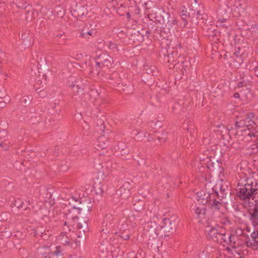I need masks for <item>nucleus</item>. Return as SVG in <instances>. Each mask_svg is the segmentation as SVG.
Returning a JSON list of instances; mask_svg holds the SVG:
<instances>
[{
  "mask_svg": "<svg viewBox=\"0 0 258 258\" xmlns=\"http://www.w3.org/2000/svg\"><path fill=\"white\" fill-rule=\"evenodd\" d=\"M150 20L158 22L161 26L160 27V34L164 38L167 37L169 34L174 33L177 28L176 19L172 17L169 12H165L163 8L155 9L148 15Z\"/></svg>",
  "mask_w": 258,
  "mask_h": 258,
  "instance_id": "nucleus-1",
  "label": "nucleus"
},
{
  "mask_svg": "<svg viewBox=\"0 0 258 258\" xmlns=\"http://www.w3.org/2000/svg\"><path fill=\"white\" fill-rule=\"evenodd\" d=\"M67 210L75 214L87 215L92 210L90 202L86 200L81 201L73 197L66 201L64 204Z\"/></svg>",
  "mask_w": 258,
  "mask_h": 258,
  "instance_id": "nucleus-2",
  "label": "nucleus"
},
{
  "mask_svg": "<svg viewBox=\"0 0 258 258\" xmlns=\"http://www.w3.org/2000/svg\"><path fill=\"white\" fill-rule=\"evenodd\" d=\"M73 226L78 230V236L75 243L77 246H80L83 245L84 240L85 239V233L89 231L87 220L79 218L75 216L73 217Z\"/></svg>",
  "mask_w": 258,
  "mask_h": 258,
  "instance_id": "nucleus-3",
  "label": "nucleus"
},
{
  "mask_svg": "<svg viewBox=\"0 0 258 258\" xmlns=\"http://www.w3.org/2000/svg\"><path fill=\"white\" fill-rule=\"evenodd\" d=\"M212 192H207L204 190L197 193V197L199 198L198 201L199 203L208 204L211 210L214 211L219 210V205L220 203L217 202L216 198V194H214V189H212Z\"/></svg>",
  "mask_w": 258,
  "mask_h": 258,
  "instance_id": "nucleus-4",
  "label": "nucleus"
},
{
  "mask_svg": "<svg viewBox=\"0 0 258 258\" xmlns=\"http://www.w3.org/2000/svg\"><path fill=\"white\" fill-rule=\"evenodd\" d=\"M219 188V191H217L216 190H214V194H216L217 202L220 203L219 205V210L224 205H227L230 203L231 199V191L230 189L226 184H221L219 185L216 184Z\"/></svg>",
  "mask_w": 258,
  "mask_h": 258,
  "instance_id": "nucleus-5",
  "label": "nucleus"
},
{
  "mask_svg": "<svg viewBox=\"0 0 258 258\" xmlns=\"http://www.w3.org/2000/svg\"><path fill=\"white\" fill-rule=\"evenodd\" d=\"M195 4L188 12V16L191 19L192 23L196 24H202L206 19V16L204 13L203 6L197 5V0H195Z\"/></svg>",
  "mask_w": 258,
  "mask_h": 258,
  "instance_id": "nucleus-6",
  "label": "nucleus"
},
{
  "mask_svg": "<svg viewBox=\"0 0 258 258\" xmlns=\"http://www.w3.org/2000/svg\"><path fill=\"white\" fill-rule=\"evenodd\" d=\"M178 222V220L175 216L164 218L161 225V236L167 237L173 233L176 229Z\"/></svg>",
  "mask_w": 258,
  "mask_h": 258,
  "instance_id": "nucleus-7",
  "label": "nucleus"
},
{
  "mask_svg": "<svg viewBox=\"0 0 258 258\" xmlns=\"http://www.w3.org/2000/svg\"><path fill=\"white\" fill-rule=\"evenodd\" d=\"M207 167L215 176L220 177L223 173V168L221 159H215V157H208L207 158Z\"/></svg>",
  "mask_w": 258,
  "mask_h": 258,
  "instance_id": "nucleus-8",
  "label": "nucleus"
},
{
  "mask_svg": "<svg viewBox=\"0 0 258 258\" xmlns=\"http://www.w3.org/2000/svg\"><path fill=\"white\" fill-rule=\"evenodd\" d=\"M157 217H154L152 220L147 223L148 229L147 233L151 239H156L159 235H161V225Z\"/></svg>",
  "mask_w": 258,
  "mask_h": 258,
  "instance_id": "nucleus-9",
  "label": "nucleus"
},
{
  "mask_svg": "<svg viewBox=\"0 0 258 258\" xmlns=\"http://www.w3.org/2000/svg\"><path fill=\"white\" fill-rule=\"evenodd\" d=\"M217 240V243L225 245L226 244L231 245L233 248H236L235 240L237 238L236 236L232 235L230 232H227L224 229L219 230V234Z\"/></svg>",
  "mask_w": 258,
  "mask_h": 258,
  "instance_id": "nucleus-10",
  "label": "nucleus"
},
{
  "mask_svg": "<svg viewBox=\"0 0 258 258\" xmlns=\"http://www.w3.org/2000/svg\"><path fill=\"white\" fill-rule=\"evenodd\" d=\"M244 230L248 232L250 236V238H249L248 234H246L248 238V240L246 241L247 246L254 250H258V229L255 230L252 227L246 226Z\"/></svg>",
  "mask_w": 258,
  "mask_h": 258,
  "instance_id": "nucleus-11",
  "label": "nucleus"
},
{
  "mask_svg": "<svg viewBox=\"0 0 258 258\" xmlns=\"http://www.w3.org/2000/svg\"><path fill=\"white\" fill-rule=\"evenodd\" d=\"M238 186L240 187L238 188L237 195L241 200L246 202L249 200L250 198L253 199V196L252 192H251L249 182L247 181L244 185H238Z\"/></svg>",
  "mask_w": 258,
  "mask_h": 258,
  "instance_id": "nucleus-12",
  "label": "nucleus"
},
{
  "mask_svg": "<svg viewBox=\"0 0 258 258\" xmlns=\"http://www.w3.org/2000/svg\"><path fill=\"white\" fill-rule=\"evenodd\" d=\"M72 13L74 17L79 20H83L88 14V11L85 5L77 3L73 8Z\"/></svg>",
  "mask_w": 258,
  "mask_h": 258,
  "instance_id": "nucleus-13",
  "label": "nucleus"
},
{
  "mask_svg": "<svg viewBox=\"0 0 258 258\" xmlns=\"http://www.w3.org/2000/svg\"><path fill=\"white\" fill-rule=\"evenodd\" d=\"M28 232L32 236L37 237L40 236L43 239H48L50 235L48 230L46 231L42 226L37 227L36 228H30L28 229Z\"/></svg>",
  "mask_w": 258,
  "mask_h": 258,
  "instance_id": "nucleus-14",
  "label": "nucleus"
},
{
  "mask_svg": "<svg viewBox=\"0 0 258 258\" xmlns=\"http://www.w3.org/2000/svg\"><path fill=\"white\" fill-rule=\"evenodd\" d=\"M113 61L112 58L106 53H102L100 54L97 57V60L96 61V65H99L101 68L102 67H109L112 64Z\"/></svg>",
  "mask_w": 258,
  "mask_h": 258,
  "instance_id": "nucleus-15",
  "label": "nucleus"
},
{
  "mask_svg": "<svg viewBox=\"0 0 258 258\" xmlns=\"http://www.w3.org/2000/svg\"><path fill=\"white\" fill-rule=\"evenodd\" d=\"M191 211L195 212L198 218L201 219L199 222L206 218V206L204 204L198 203L192 206Z\"/></svg>",
  "mask_w": 258,
  "mask_h": 258,
  "instance_id": "nucleus-16",
  "label": "nucleus"
},
{
  "mask_svg": "<svg viewBox=\"0 0 258 258\" xmlns=\"http://www.w3.org/2000/svg\"><path fill=\"white\" fill-rule=\"evenodd\" d=\"M130 186L129 182H125L117 190V194L122 199H127L131 195Z\"/></svg>",
  "mask_w": 258,
  "mask_h": 258,
  "instance_id": "nucleus-17",
  "label": "nucleus"
},
{
  "mask_svg": "<svg viewBox=\"0 0 258 258\" xmlns=\"http://www.w3.org/2000/svg\"><path fill=\"white\" fill-rule=\"evenodd\" d=\"M249 219L254 226L258 225V204H255L249 210Z\"/></svg>",
  "mask_w": 258,
  "mask_h": 258,
  "instance_id": "nucleus-18",
  "label": "nucleus"
},
{
  "mask_svg": "<svg viewBox=\"0 0 258 258\" xmlns=\"http://www.w3.org/2000/svg\"><path fill=\"white\" fill-rule=\"evenodd\" d=\"M96 60L94 59H90L89 60L88 70L89 74L92 76L98 75L100 73V70L102 68L99 65L94 66L96 64Z\"/></svg>",
  "mask_w": 258,
  "mask_h": 258,
  "instance_id": "nucleus-19",
  "label": "nucleus"
},
{
  "mask_svg": "<svg viewBox=\"0 0 258 258\" xmlns=\"http://www.w3.org/2000/svg\"><path fill=\"white\" fill-rule=\"evenodd\" d=\"M109 144L108 139L104 136H101L97 139L96 148L98 150L105 149L108 147Z\"/></svg>",
  "mask_w": 258,
  "mask_h": 258,
  "instance_id": "nucleus-20",
  "label": "nucleus"
},
{
  "mask_svg": "<svg viewBox=\"0 0 258 258\" xmlns=\"http://www.w3.org/2000/svg\"><path fill=\"white\" fill-rule=\"evenodd\" d=\"M249 138L252 140V138H255V145H252L251 149L252 153H256L258 152V133H254L249 132L245 137V139L248 141Z\"/></svg>",
  "mask_w": 258,
  "mask_h": 258,
  "instance_id": "nucleus-21",
  "label": "nucleus"
},
{
  "mask_svg": "<svg viewBox=\"0 0 258 258\" xmlns=\"http://www.w3.org/2000/svg\"><path fill=\"white\" fill-rule=\"evenodd\" d=\"M96 25L94 24H86V26L82 30L80 36L82 37H86L88 35H92L93 30H95Z\"/></svg>",
  "mask_w": 258,
  "mask_h": 258,
  "instance_id": "nucleus-22",
  "label": "nucleus"
},
{
  "mask_svg": "<svg viewBox=\"0 0 258 258\" xmlns=\"http://www.w3.org/2000/svg\"><path fill=\"white\" fill-rule=\"evenodd\" d=\"M48 72L49 70L46 67L38 68L37 73H35V74L37 75L38 80L39 81H40L41 80H46Z\"/></svg>",
  "mask_w": 258,
  "mask_h": 258,
  "instance_id": "nucleus-23",
  "label": "nucleus"
},
{
  "mask_svg": "<svg viewBox=\"0 0 258 258\" xmlns=\"http://www.w3.org/2000/svg\"><path fill=\"white\" fill-rule=\"evenodd\" d=\"M254 117V113L249 112L246 114V116L244 118L242 119L243 121H244L245 124L246 125V127H247L248 131L250 130L249 127H252L253 125L255 124V123L253 120Z\"/></svg>",
  "mask_w": 258,
  "mask_h": 258,
  "instance_id": "nucleus-24",
  "label": "nucleus"
},
{
  "mask_svg": "<svg viewBox=\"0 0 258 258\" xmlns=\"http://www.w3.org/2000/svg\"><path fill=\"white\" fill-rule=\"evenodd\" d=\"M247 181L249 182L251 192H252V195L253 196V199H254L256 196L258 197V180H248Z\"/></svg>",
  "mask_w": 258,
  "mask_h": 258,
  "instance_id": "nucleus-25",
  "label": "nucleus"
},
{
  "mask_svg": "<svg viewBox=\"0 0 258 258\" xmlns=\"http://www.w3.org/2000/svg\"><path fill=\"white\" fill-rule=\"evenodd\" d=\"M69 20V18L68 17L58 18L56 20V24L60 29L67 28L70 25Z\"/></svg>",
  "mask_w": 258,
  "mask_h": 258,
  "instance_id": "nucleus-26",
  "label": "nucleus"
},
{
  "mask_svg": "<svg viewBox=\"0 0 258 258\" xmlns=\"http://www.w3.org/2000/svg\"><path fill=\"white\" fill-rule=\"evenodd\" d=\"M245 6V0H236L234 7L238 10V13L239 15L244 12Z\"/></svg>",
  "mask_w": 258,
  "mask_h": 258,
  "instance_id": "nucleus-27",
  "label": "nucleus"
},
{
  "mask_svg": "<svg viewBox=\"0 0 258 258\" xmlns=\"http://www.w3.org/2000/svg\"><path fill=\"white\" fill-rule=\"evenodd\" d=\"M219 234V230L216 228H212L208 231V237L215 242H217L218 237V235Z\"/></svg>",
  "mask_w": 258,
  "mask_h": 258,
  "instance_id": "nucleus-28",
  "label": "nucleus"
},
{
  "mask_svg": "<svg viewBox=\"0 0 258 258\" xmlns=\"http://www.w3.org/2000/svg\"><path fill=\"white\" fill-rule=\"evenodd\" d=\"M99 256L100 257L105 258L108 256L109 250L106 244L101 243L99 247Z\"/></svg>",
  "mask_w": 258,
  "mask_h": 258,
  "instance_id": "nucleus-29",
  "label": "nucleus"
},
{
  "mask_svg": "<svg viewBox=\"0 0 258 258\" xmlns=\"http://www.w3.org/2000/svg\"><path fill=\"white\" fill-rule=\"evenodd\" d=\"M66 9L64 8L58 7L57 8L55 12V16L57 17V19L63 18L64 17H67L66 16Z\"/></svg>",
  "mask_w": 258,
  "mask_h": 258,
  "instance_id": "nucleus-30",
  "label": "nucleus"
},
{
  "mask_svg": "<svg viewBox=\"0 0 258 258\" xmlns=\"http://www.w3.org/2000/svg\"><path fill=\"white\" fill-rule=\"evenodd\" d=\"M144 68L146 73L148 74L154 76L157 75L158 73L156 68L155 66L146 65L144 67Z\"/></svg>",
  "mask_w": 258,
  "mask_h": 258,
  "instance_id": "nucleus-31",
  "label": "nucleus"
},
{
  "mask_svg": "<svg viewBox=\"0 0 258 258\" xmlns=\"http://www.w3.org/2000/svg\"><path fill=\"white\" fill-rule=\"evenodd\" d=\"M46 251L41 253V258H55V250L53 252H50L48 248H46Z\"/></svg>",
  "mask_w": 258,
  "mask_h": 258,
  "instance_id": "nucleus-32",
  "label": "nucleus"
},
{
  "mask_svg": "<svg viewBox=\"0 0 258 258\" xmlns=\"http://www.w3.org/2000/svg\"><path fill=\"white\" fill-rule=\"evenodd\" d=\"M59 239L63 245H68L70 243V239L68 237L66 232L61 233Z\"/></svg>",
  "mask_w": 258,
  "mask_h": 258,
  "instance_id": "nucleus-33",
  "label": "nucleus"
},
{
  "mask_svg": "<svg viewBox=\"0 0 258 258\" xmlns=\"http://www.w3.org/2000/svg\"><path fill=\"white\" fill-rule=\"evenodd\" d=\"M107 45L109 47L110 50H111L114 52H118L119 51L118 45L115 42L112 41H109L108 42Z\"/></svg>",
  "mask_w": 258,
  "mask_h": 258,
  "instance_id": "nucleus-34",
  "label": "nucleus"
},
{
  "mask_svg": "<svg viewBox=\"0 0 258 258\" xmlns=\"http://www.w3.org/2000/svg\"><path fill=\"white\" fill-rule=\"evenodd\" d=\"M115 234L117 235V236L120 237L121 239L123 240H127L130 237V233L128 231H127L126 230H124L123 232H116Z\"/></svg>",
  "mask_w": 258,
  "mask_h": 258,
  "instance_id": "nucleus-35",
  "label": "nucleus"
},
{
  "mask_svg": "<svg viewBox=\"0 0 258 258\" xmlns=\"http://www.w3.org/2000/svg\"><path fill=\"white\" fill-rule=\"evenodd\" d=\"M72 90L75 95H79L80 93L82 94V95L84 94L83 93L84 89L78 85L72 86Z\"/></svg>",
  "mask_w": 258,
  "mask_h": 258,
  "instance_id": "nucleus-36",
  "label": "nucleus"
},
{
  "mask_svg": "<svg viewBox=\"0 0 258 258\" xmlns=\"http://www.w3.org/2000/svg\"><path fill=\"white\" fill-rule=\"evenodd\" d=\"M217 33H219V32L212 28H209L206 32V35L209 38H214L216 36Z\"/></svg>",
  "mask_w": 258,
  "mask_h": 258,
  "instance_id": "nucleus-37",
  "label": "nucleus"
},
{
  "mask_svg": "<svg viewBox=\"0 0 258 258\" xmlns=\"http://www.w3.org/2000/svg\"><path fill=\"white\" fill-rule=\"evenodd\" d=\"M245 127H246V125L242 119L235 122L236 130H242Z\"/></svg>",
  "mask_w": 258,
  "mask_h": 258,
  "instance_id": "nucleus-38",
  "label": "nucleus"
},
{
  "mask_svg": "<svg viewBox=\"0 0 258 258\" xmlns=\"http://www.w3.org/2000/svg\"><path fill=\"white\" fill-rule=\"evenodd\" d=\"M10 213L8 212L0 213V222L6 221L10 217Z\"/></svg>",
  "mask_w": 258,
  "mask_h": 258,
  "instance_id": "nucleus-39",
  "label": "nucleus"
},
{
  "mask_svg": "<svg viewBox=\"0 0 258 258\" xmlns=\"http://www.w3.org/2000/svg\"><path fill=\"white\" fill-rule=\"evenodd\" d=\"M24 203L21 201L20 199L15 200V202L12 204V207H16L18 209L22 208L24 207Z\"/></svg>",
  "mask_w": 258,
  "mask_h": 258,
  "instance_id": "nucleus-40",
  "label": "nucleus"
},
{
  "mask_svg": "<svg viewBox=\"0 0 258 258\" xmlns=\"http://www.w3.org/2000/svg\"><path fill=\"white\" fill-rule=\"evenodd\" d=\"M26 15H27V16L25 18L27 22L32 21L33 19V13L32 11H29V10L27 11Z\"/></svg>",
  "mask_w": 258,
  "mask_h": 258,
  "instance_id": "nucleus-41",
  "label": "nucleus"
},
{
  "mask_svg": "<svg viewBox=\"0 0 258 258\" xmlns=\"http://www.w3.org/2000/svg\"><path fill=\"white\" fill-rule=\"evenodd\" d=\"M19 253L23 258H27L29 254L28 251L24 248H20Z\"/></svg>",
  "mask_w": 258,
  "mask_h": 258,
  "instance_id": "nucleus-42",
  "label": "nucleus"
},
{
  "mask_svg": "<svg viewBox=\"0 0 258 258\" xmlns=\"http://www.w3.org/2000/svg\"><path fill=\"white\" fill-rule=\"evenodd\" d=\"M55 258H64L61 250L59 249V247H56L55 249Z\"/></svg>",
  "mask_w": 258,
  "mask_h": 258,
  "instance_id": "nucleus-43",
  "label": "nucleus"
},
{
  "mask_svg": "<svg viewBox=\"0 0 258 258\" xmlns=\"http://www.w3.org/2000/svg\"><path fill=\"white\" fill-rule=\"evenodd\" d=\"M119 150H120V152L122 155L127 154L130 151L129 149L126 147L121 146L119 147Z\"/></svg>",
  "mask_w": 258,
  "mask_h": 258,
  "instance_id": "nucleus-44",
  "label": "nucleus"
},
{
  "mask_svg": "<svg viewBox=\"0 0 258 258\" xmlns=\"http://www.w3.org/2000/svg\"><path fill=\"white\" fill-rule=\"evenodd\" d=\"M248 30L252 33H258V25L254 24L248 29Z\"/></svg>",
  "mask_w": 258,
  "mask_h": 258,
  "instance_id": "nucleus-45",
  "label": "nucleus"
},
{
  "mask_svg": "<svg viewBox=\"0 0 258 258\" xmlns=\"http://www.w3.org/2000/svg\"><path fill=\"white\" fill-rule=\"evenodd\" d=\"M14 237L16 238H18L20 240H23L25 238L24 234L20 231H17L16 234L14 235Z\"/></svg>",
  "mask_w": 258,
  "mask_h": 258,
  "instance_id": "nucleus-46",
  "label": "nucleus"
},
{
  "mask_svg": "<svg viewBox=\"0 0 258 258\" xmlns=\"http://www.w3.org/2000/svg\"><path fill=\"white\" fill-rule=\"evenodd\" d=\"M126 29H124L123 30H120L118 29L116 33L117 34V35L119 37H122L124 35L126 36V32L125 30H126Z\"/></svg>",
  "mask_w": 258,
  "mask_h": 258,
  "instance_id": "nucleus-47",
  "label": "nucleus"
},
{
  "mask_svg": "<svg viewBox=\"0 0 258 258\" xmlns=\"http://www.w3.org/2000/svg\"><path fill=\"white\" fill-rule=\"evenodd\" d=\"M223 156V154H222V153L219 150L218 151H215L214 152V156L215 157V159H219V158L221 159V158Z\"/></svg>",
  "mask_w": 258,
  "mask_h": 258,
  "instance_id": "nucleus-48",
  "label": "nucleus"
},
{
  "mask_svg": "<svg viewBox=\"0 0 258 258\" xmlns=\"http://www.w3.org/2000/svg\"><path fill=\"white\" fill-rule=\"evenodd\" d=\"M31 101H32L31 96H27L24 98V99L23 100V102L26 104H28L29 103H30L31 102Z\"/></svg>",
  "mask_w": 258,
  "mask_h": 258,
  "instance_id": "nucleus-49",
  "label": "nucleus"
},
{
  "mask_svg": "<svg viewBox=\"0 0 258 258\" xmlns=\"http://www.w3.org/2000/svg\"><path fill=\"white\" fill-rule=\"evenodd\" d=\"M184 60H179L178 61V63H180L181 64H183V67H187V64L188 63V60L187 58H184Z\"/></svg>",
  "mask_w": 258,
  "mask_h": 258,
  "instance_id": "nucleus-50",
  "label": "nucleus"
},
{
  "mask_svg": "<svg viewBox=\"0 0 258 258\" xmlns=\"http://www.w3.org/2000/svg\"><path fill=\"white\" fill-rule=\"evenodd\" d=\"M167 133L165 132H163L162 134L163 137H157V138L159 140H163V142H165L166 140V136Z\"/></svg>",
  "mask_w": 258,
  "mask_h": 258,
  "instance_id": "nucleus-51",
  "label": "nucleus"
},
{
  "mask_svg": "<svg viewBox=\"0 0 258 258\" xmlns=\"http://www.w3.org/2000/svg\"><path fill=\"white\" fill-rule=\"evenodd\" d=\"M6 126V125L4 123H0V133H2L3 134H5L6 133V130L4 129H2V127Z\"/></svg>",
  "mask_w": 258,
  "mask_h": 258,
  "instance_id": "nucleus-52",
  "label": "nucleus"
},
{
  "mask_svg": "<svg viewBox=\"0 0 258 258\" xmlns=\"http://www.w3.org/2000/svg\"><path fill=\"white\" fill-rule=\"evenodd\" d=\"M94 188L96 191V194L102 195V194H103V190L100 187H99L98 189H96L95 187H94Z\"/></svg>",
  "mask_w": 258,
  "mask_h": 258,
  "instance_id": "nucleus-53",
  "label": "nucleus"
},
{
  "mask_svg": "<svg viewBox=\"0 0 258 258\" xmlns=\"http://www.w3.org/2000/svg\"><path fill=\"white\" fill-rule=\"evenodd\" d=\"M38 93L39 94L41 97H44L46 95V92L43 90H40L38 91Z\"/></svg>",
  "mask_w": 258,
  "mask_h": 258,
  "instance_id": "nucleus-54",
  "label": "nucleus"
},
{
  "mask_svg": "<svg viewBox=\"0 0 258 258\" xmlns=\"http://www.w3.org/2000/svg\"><path fill=\"white\" fill-rule=\"evenodd\" d=\"M77 85L76 81L75 82H71L70 80H69V86L72 89V86H76Z\"/></svg>",
  "mask_w": 258,
  "mask_h": 258,
  "instance_id": "nucleus-55",
  "label": "nucleus"
},
{
  "mask_svg": "<svg viewBox=\"0 0 258 258\" xmlns=\"http://www.w3.org/2000/svg\"><path fill=\"white\" fill-rule=\"evenodd\" d=\"M111 217H112L111 215L106 216L104 220H106L107 221L108 220H109V219H110L111 218ZM103 224L105 225L106 226H107V222H105V221H103Z\"/></svg>",
  "mask_w": 258,
  "mask_h": 258,
  "instance_id": "nucleus-56",
  "label": "nucleus"
},
{
  "mask_svg": "<svg viewBox=\"0 0 258 258\" xmlns=\"http://www.w3.org/2000/svg\"><path fill=\"white\" fill-rule=\"evenodd\" d=\"M238 49V51H235V52H234V54H233L237 57H238L239 56H240L241 55L240 53V49L239 48Z\"/></svg>",
  "mask_w": 258,
  "mask_h": 258,
  "instance_id": "nucleus-57",
  "label": "nucleus"
},
{
  "mask_svg": "<svg viewBox=\"0 0 258 258\" xmlns=\"http://www.w3.org/2000/svg\"><path fill=\"white\" fill-rule=\"evenodd\" d=\"M3 91H5L4 88H2L1 90H0V98H3L5 97V93Z\"/></svg>",
  "mask_w": 258,
  "mask_h": 258,
  "instance_id": "nucleus-58",
  "label": "nucleus"
},
{
  "mask_svg": "<svg viewBox=\"0 0 258 258\" xmlns=\"http://www.w3.org/2000/svg\"><path fill=\"white\" fill-rule=\"evenodd\" d=\"M107 233H108V231H107V229H102V231H101V234L102 235V236H103V235L104 234H107Z\"/></svg>",
  "mask_w": 258,
  "mask_h": 258,
  "instance_id": "nucleus-59",
  "label": "nucleus"
},
{
  "mask_svg": "<svg viewBox=\"0 0 258 258\" xmlns=\"http://www.w3.org/2000/svg\"><path fill=\"white\" fill-rule=\"evenodd\" d=\"M6 105V102L5 101H0V107L1 108H4Z\"/></svg>",
  "mask_w": 258,
  "mask_h": 258,
  "instance_id": "nucleus-60",
  "label": "nucleus"
},
{
  "mask_svg": "<svg viewBox=\"0 0 258 258\" xmlns=\"http://www.w3.org/2000/svg\"><path fill=\"white\" fill-rule=\"evenodd\" d=\"M253 70L254 71L255 75L258 76V66H256L254 68Z\"/></svg>",
  "mask_w": 258,
  "mask_h": 258,
  "instance_id": "nucleus-61",
  "label": "nucleus"
},
{
  "mask_svg": "<svg viewBox=\"0 0 258 258\" xmlns=\"http://www.w3.org/2000/svg\"><path fill=\"white\" fill-rule=\"evenodd\" d=\"M233 97L235 98H239L240 97V94L238 93H235L233 95Z\"/></svg>",
  "mask_w": 258,
  "mask_h": 258,
  "instance_id": "nucleus-62",
  "label": "nucleus"
},
{
  "mask_svg": "<svg viewBox=\"0 0 258 258\" xmlns=\"http://www.w3.org/2000/svg\"><path fill=\"white\" fill-rule=\"evenodd\" d=\"M210 248H212V247L211 246H207V247H206L207 250L204 251L203 252V254H204L205 253H208V250Z\"/></svg>",
  "mask_w": 258,
  "mask_h": 258,
  "instance_id": "nucleus-63",
  "label": "nucleus"
},
{
  "mask_svg": "<svg viewBox=\"0 0 258 258\" xmlns=\"http://www.w3.org/2000/svg\"><path fill=\"white\" fill-rule=\"evenodd\" d=\"M181 13H182V15H184L185 16L188 15V13L186 11H185L184 12V11L183 10H182V11L181 12Z\"/></svg>",
  "mask_w": 258,
  "mask_h": 258,
  "instance_id": "nucleus-64",
  "label": "nucleus"
}]
</instances>
